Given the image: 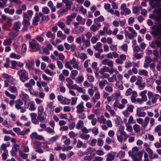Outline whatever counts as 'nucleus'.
Returning <instances> with one entry per match:
<instances>
[{
    "instance_id": "obj_5",
    "label": "nucleus",
    "mask_w": 161,
    "mask_h": 161,
    "mask_svg": "<svg viewBox=\"0 0 161 161\" xmlns=\"http://www.w3.org/2000/svg\"><path fill=\"white\" fill-rule=\"evenodd\" d=\"M19 97L23 101L25 102V103L30 101L28 95L23 92H21L19 95Z\"/></svg>"
},
{
    "instance_id": "obj_60",
    "label": "nucleus",
    "mask_w": 161,
    "mask_h": 161,
    "mask_svg": "<svg viewBox=\"0 0 161 161\" xmlns=\"http://www.w3.org/2000/svg\"><path fill=\"white\" fill-rule=\"evenodd\" d=\"M92 131L95 136L97 135L99 133L98 129L96 127H94L92 129Z\"/></svg>"
},
{
    "instance_id": "obj_47",
    "label": "nucleus",
    "mask_w": 161,
    "mask_h": 161,
    "mask_svg": "<svg viewBox=\"0 0 161 161\" xmlns=\"http://www.w3.org/2000/svg\"><path fill=\"white\" fill-rule=\"evenodd\" d=\"M99 35H96L95 36L92 37L91 39V42L92 43L94 44L98 41Z\"/></svg>"
},
{
    "instance_id": "obj_31",
    "label": "nucleus",
    "mask_w": 161,
    "mask_h": 161,
    "mask_svg": "<svg viewBox=\"0 0 161 161\" xmlns=\"http://www.w3.org/2000/svg\"><path fill=\"white\" fill-rule=\"evenodd\" d=\"M30 105L29 109L31 111H34L36 109V107H35V103L34 102L31 101L29 103Z\"/></svg>"
},
{
    "instance_id": "obj_27",
    "label": "nucleus",
    "mask_w": 161,
    "mask_h": 161,
    "mask_svg": "<svg viewBox=\"0 0 161 161\" xmlns=\"http://www.w3.org/2000/svg\"><path fill=\"white\" fill-rule=\"evenodd\" d=\"M149 120L150 118L148 117H146L144 118V123L142 125V127L144 129H145L147 125Z\"/></svg>"
},
{
    "instance_id": "obj_53",
    "label": "nucleus",
    "mask_w": 161,
    "mask_h": 161,
    "mask_svg": "<svg viewBox=\"0 0 161 161\" xmlns=\"http://www.w3.org/2000/svg\"><path fill=\"white\" fill-rule=\"evenodd\" d=\"M19 156L24 159H26L28 156V155L24 152L21 150L19 151Z\"/></svg>"
},
{
    "instance_id": "obj_51",
    "label": "nucleus",
    "mask_w": 161,
    "mask_h": 161,
    "mask_svg": "<svg viewBox=\"0 0 161 161\" xmlns=\"http://www.w3.org/2000/svg\"><path fill=\"white\" fill-rule=\"evenodd\" d=\"M114 80L117 81V79L116 75H112V76L109 77L108 78V80L109 82H113L114 81Z\"/></svg>"
},
{
    "instance_id": "obj_38",
    "label": "nucleus",
    "mask_w": 161,
    "mask_h": 161,
    "mask_svg": "<svg viewBox=\"0 0 161 161\" xmlns=\"http://www.w3.org/2000/svg\"><path fill=\"white\" fill-rule=\"evenodd\" d=\"M138 74L140 75H143L145 76H147L148 75V72L146 70L139 69L138 70Z\"/></svg>"
},
{
    "instance_id": "obj_59",
    "label": "nucleus",
    "mask_w": 161,
    "mask_h": 161,
    "mask_svg": "<svg viewBox=\"0 0 161 161\" xmlns=\"http://www.w3.org/2000/svg\"><path fill=\"white\" fill-rule=\"evenodd\" d=\"M77 97H72L71 98V105H74L76 104V102L78 100Z\"/></svg>"
},
{
    "instance_id": "obj_4",
    "label": "nucleus",
    "mask_w": 161,
    "mask_h": 161,
    "mask_svg": "<svg viewBox=\"0 0 161 161\" xmlns=\"http://www.w3.org/2000/svg\"><path fill=\"white\" fill-rule=\"evenodd\" d=\"M46 36L47 38L49 39L50 42H51L52 44L54 45V42H53L55 38V34L52 33L50 31H48L46 33Z\"/></svg>"
},
{
    "instance_id": "obj_40",
    "label": "nucleus",
    "mask_w": 161,
    "mask_h": 161,
    "mask_svg": "<svg viewBox=\"0 0 161 161\" xmlns=\"http://www.w3.org/2000/svg\"><path fill=\"white\" fill-rule=\"evenodd\" d=\"M3 125L7 128L10 129L12 128L13 125L10 124H8L7 120H5L2 124Z\"/></svg>"
},
{
    "instance_id": "obj_55",
    "label": "nucleus",
    "mask_w": 161,
    "mask_h": 161,
    "mask_svg": "<svg viewBox=\"0 0 161 161\" xmlns=\"http://www.w3.org/2000/svg\"><path fill=\"white\" fill-rule=\"evenodd\" d=\"M147 86L148 87L151 86L153 83V80L151 78H148L146 80Z\"/></svg>"
},
{
    "instance_id": "obj_24",
    "label": "nucleus",
    "mask_w": 161,
    "mask_h": 161,
    "mask_svg": "<svg viewBox=\"0 0 161 161\" xmlns=\"http://www.w3.org/2000/svg\"><path fill=\"white\" fill-rule=\"evenodd\" d=\"M98 122L100 124H105L106 121V119L103 115H101L100 117H97Z\"/></svg>"
},
{
    "instance_id": "obj_6",
    "label": "nucleus",
    "mask_w": 161,
    "mask_h": 161,
    "mask_svg": "<svg viewBox=\"0 0 161 161\" xmlns=\"http://www.w3.org/2000/svg\"><path fill=\"white\" fill-rule=\"evenodd\" d=\"M42 14L41 13H36L34 19L33 20L32 24L34 25H36L38 24V22L40 20V17H42Z\"/></svg>"
},
{
    "instance_id": "obj_35",
    "label": "nucleus",
    "mask_w": 161,
    "mask_h": 161,
    "mask_svg": "<svg viewBox=\"0 0 161 161\" xmlns=\"http://www.w3.org/2000/svg\"><path fill=\"white\" fill-rule=\"evenodd\" d=\"M78 72L76 70H73L71 71V74L70 75V77L72 79H74L75 77L77 75Z\"/></svg>"
},
{
    "instance_id": "obj_26",
    "label": "nucleus",
    "mask_w": 161,
    "mask_h": 161,
    "mask_svg": "<svg viewBox=\"0 0 161 161\" xmlns=\"http://www.w3.org/2000/svg\"><path fill=\"white\" fill-rule=\"evenodd\" d=\"M9 57L11 58L17 59H20L21 57V56L20 55L16 54L14 53H11L9 55Z\"/></svg>"
},
{
    "instance_id": "obj_10",
    "label": "nucleus",
    "mask_w": 161,
    "mask_h": 161,
    "mask_svg": "<svg viewBox=\"0 0 161 161\" xmlns=\"http://www.w3.org/2000/svg\"><path fill=\"white\" fill-rule=\"evenodd\" d=\"M30 137L32 139H36L39 140H42L43 139L42 136L38 135L36 132L32 133L30 135Z\"/></svg>"
},
{
    "instance_id": "obj_49",
    "label": "nucleus",
    "mask_w": 161,
    "mask_h": 161,
    "mask_svg": "<svg viewBox=\"0 0 161 161\" xmlns=\"http://www.w3.org/2000/svg\"><path fill=\"white\" fill-rule=\"evenodd\" d=\"M38 115H42L44 111V109L43 106H39L37 108Z\"/></svg>"
},
{
    "instance_id": "obj_2",
    "label": "nucleus",
    "mask_w": 161,
    "mask_h": 161,
    "mask_svg": "<svg viewBox=\"0 0 161 161\" xmlns=\"http://www.w3.org/2000/svg\"><path fill=\"white\" fill-rule=\"evenodd\" d=\"M29 48L33 52L37 51L41 49L40 45L35 39H33L31 41L29 42Z\"/></svg>"
},
{
    "instance_id": "obj_13",
    "label": "nucleus",
    "mask_w": 161,
    "mask_h": 161,
    "mask_svg": "<svg viewBox=\"0 0 161 161\" xmlns=\"http://www.w3.org/2000/svg\"><path fill=\"white\" fill-rule=\"evenodd\" d=\"M139 150V148L137 147H133L132 150H130L128 152V153L130 156L133 158L135 154H136Z\"/></svg>"
},
{
    "instance_id": "obj_45",
    "label": "nucleus",
    "mask_w": 161,
    "mask_h": 161,
    "mask_svg": "<svg viewBox=\"0 0 161 161\" xmlns=\"http://www.w3.org/2000/svg\"><path fill=\"white\" fill-rule=\"evenodd\" d=\"M127 8L126 4L124 3L121 5L120 6V9L121 10V14L122 15L124 14V12Z\"/></svg>"
},
{
    "instance_id": "obj_11",
    "label": "nucleus",
    "mask_w": 161,
    "mask_h": 161,
    "mask_svg": "<svg viewBox=\"0 0 161 161\" xmlns=\"http://www.w3.org/2000/svg\"><path fill=\"white\" fill-rule=\"evenodd\" d=\"M143 146L145 148V151L149 154V155H153V151L150 148V146L146 142L144 143Z\"/></svg>"
},
{
    "instance_id": "obj_15",
    "label": "nucleus",
    "mask_w": 161,
    "mask_h": 161,
    "mask_svg": "<svg viewBox=\"0 0 161 161\" xmlns=\"http://www.w3.org/2000/svg\"><path fill=\"white\" fill-rule=\"evenodd\" d=\"M21 26L20 22L18 21L14 22L13 25V29L16 31H19Z\"/></svg>"
},
{
    "instance_id": "obj_29",
    "label": "nucleus",
    "mask_w": 161,
    "mask_h": 161,
    "mask_svg": "<svg viewBox=\"0 0 161 161\" xmlns=\"http://www.w3.org/2000/svg\"><path fill=\"white\" fill-rule=\"evenodd\" d=\"M133 129L135 133H139L140 131V126L137 124H135L133 125Z\"/></svg>"
},
{
    "instance_id": "obj_9",
    "label": "nucleus",
    "mask_w": 161,
    "mask_h": 161,
    "mask_svg": "<svg viewBox=\"0 0 161 161\" xmlns=\"http://www.w3.org/2000/svg\"><path fill=\"white\" fill-rule=\"evenodd\" d=\"M116 152L111 151L107 155V158L106 161H112L113 160L116 155Z\"/></svg>"
},
{
    "instance_id": "obj_62",
    "label": "nucleus",
    "mask_w": 161,
    "mask_h": 161,
    "mask_svg": "<svg viewBox=\"0 0 161 161\" xmlns=\"http://www.w3.org/2000/svg\"><path fill=\"white\" fill-rule=\"evenodd\" d=\"M68 135L70 138H74L76 136L77 134H75L73 131H71L69 133Z\"/></svg>"
},
{
    "instance_id": "obj_21",
    "label": "nucleus",
    "mask_w": 161,
    "mask_h": 161,
    "mask_svg": "<svg viewBox=\"0 0 161 161\" xmlns=\"http://www.w3.org/2000/svg\"><path fill=\"white\" fill-rule=\"evenodd\" d=\"M66 81L67 82V83L66 84L67 87L69 89V88H72V85L73 84V81L69 77L66 78Z\"/></svg>"
},
{
    "instance_id": "obj_37",
    "label": "nucleus",
    "mask_w": 161,
    "mask_h": 161,
    "mask_svg": "<svg viewBox=\"0 0 161 161\" xmlns=\"http://www.w3.org/2000/svg\"><path fill=\"white\" fill-rule=\"evenodd\" d=\"M92 112L97 116H99L101 114V110L99 108H93L92 110Z\"/></svg>"
},
{
    "instance_id": "obj_23",
    "label": "nucleus",
    "mask_w": 161,
    "mask_h": 161,
    "mask_svg": "<svg viewBox=\"0 0 161 161\" xmlns=\"http://www.w3.org/2000/svg\"><path fill=\"white\" fill-rule=\"evenodd\" d=\"M118 141L120 143H122L123 140V135L121 133L117 132L116 134Z\"/></svg>"
},
{
    "instance_id": "obj_28",
    "label": "nucleus",
    "mask_w": 161,
    "mask_h": 161,
    "mask_svg": "<svg viewBox=\"0 0 161 161\" xmlns=\"http://www.w3.org/2000/svg\"><path fill=\"white\" fill-rule=\"evenodd\" d=\"M125 129V127L123 126H120L119 127V128L117 132H118L119 133H121V134H123V136H125L127 135L126 133V132H125L124 130Z\"/></svg>"
},
{
    "instance_id": "obj_61",
    "label": "nucleus",
    "mask_w": 161,
    "mask_h": 161,
    "mask_svg": "<svg viewBox=\"0 0 161 161\" xmlns=\"http://www.w3.org/2000/svg\"><path fill=\"white\" fill-rule=\"evenodd\" d=\"M104 20V17L100 15L99 17L96 19H94V21L97 22H102Z\"/></svg>"
},
{
    "instance_id": "obj_17",
    "label": "nucleus",
    "mask_w": 161,
    "mask_h": 161,
    "mask_svg": "<svg viewBox=\"0 0 161 161\" xmlns=\"http://www.w3.org/2000/svg\"><path fill=\"white\" fill-rule=\"evenodd\" d=\"M147 92V91L146 90H144L140 92L139 96L141 97V98L144 101H146L147 100V97L146 95Z\"/></svg>"
},
{
    "instance_id": "obj_33",
    "label": "nucleus",
    "mask_w": 161,
    "mask_h": 161,
    "mask_svg": "<svg viewBox=\"0 0 161 161\" xmlns=\"http://www.w3.org/2000/svg\"><path fill=\"white\" fill-rule=\"evenodd\" d=\"M33 143V147L35 149L39 148L41 146V143L38 141H35Z\"/></svg>"
},
{
    "instance_id": "obj_58",
    "label": "nucleus",
    "mask_w": 161,
    "mask_h": 161,
    "mask_svg": "<svg viewBox=\"0 0 161 161\" xmlns=\"http://www.w3.org/2000/svg\"><path fill=\"white\" fill-rule=\"evenodd\" d=\"M68 10L65 9L64 8H61L60 9L58 12V14L59 15L58 16V17H60L62 15V14L64 12H66Z\"/></svg>"
},
{
    "instance_id": "obj_1",
    "label": "nucleus",
    "mask_w": 161,
    "mask_h": 161,
    "mask_svg": "<svg viewBox=\"0 0 161 161\" xmlns=\"http://www.w3.org/2000/svg\"><path fill=\"white\" fill-rule=\"evenodd\" d=\"M17 74L19 77V80L23 82H24L29 78L28 73L24 69L18 70Z\"/></svg>"
},
{
    "instance_id": "obj_43",
    "label": "nucleus",
    "mask_w": 161,
    "mask_h": 161,
    "mask_svg": "<svg viewBox=\"0 0 161 161\" xmlns=\"http://www.w3.org/2000/svg\"><path fill=\"white\" fill-rule=\"evenodd\" d=\"M125 126L126 128V130L128 132H133L132 126L131 125L125 124Z\"/></svg>"
},
{
    "instance_id": "obj_44",
    "label": "nucleus",
    "mask_w": 161,
    "mask_h": 161,
    "mask_svg": "<svg viewBox=\"0 0 161 161\" xmlns=\"http://www.w3.org/2000/svg\"><path fill=\"white\" fill-rule=\"evenodd\" d=\"M11 39L10 38H7L5 39L3 42V44L4 46H8L10 45L12 43Z\"/></svg>"
},
{
    "instance_id": "obj_34",
    "label": "nucleus",
    "mask_w": 161,
    "mask_h": 161,
    "mask_svg": "<svg viewBox=\"0 0 161 161\" xmlns=\"http://www.w3.org/2000/svg\"><path fill=\"white\" fill-rule=\"evenodd\" d=\"M83 43L82 45L83 48H86L90 46V40L87 39L86 40L83 42Z\"/></svg>"
},
{
    "instance_id": "obj_39",
    "label": "nucleus",
    "mask_w": 161,
    "mask_h": 161,
    "mask_svg": "<svg viewBox=\"0 0 161 161\" xmlns=\"http://www.w3.org/2000/svg\"><path fill=\"white\" fill-rule=\"evenodd\" d=\"M5 93L6 96L9 97L11 99H14L16 98V96L15 95L10 94L7 91H5Z\"/></svg>"
},
{
    "instance_id": "obj_32",
    "label": "nucleus",
    "mask_w": 161,
    "mask_h": 161,
    "mask_svg": "<svg viewBox=\"0 0 161 161\" xmlns=\"http://www.w3.org/2000/svg\"><path fill=\"white\" fill-rule=\"evenodd\" d=\"M8 90L12 93L17 94L18 93V90L16 87L14 86H10L8 87Z\"/></svg>"
},
{
    "instance_id": "obj_57",
    "label": "nucleus",
    "mask_w": 161,
    "mask_h": 161,
    "mask_svg": "<svg viewBox=\"0 0 161 161\" xmlns=\"http://www.w3.org/2000/svg\"><path fill=\"white\" fill-rule=\"evenodd\" d=\"M29 91L31 94L36 97L38 96V92L37 91H35L32 88L29 89Z\"/></svg>"
},
{
    "instance_id": "obj_63",
    "label": "nucleus",
    "mask_w": 161,
    "mask_h": 161,
    "mask_svg": "<svg viewBox=\"0 0 161 161\" xmlns=\"http://www.w3.org/2000/svg\"><path fill=\"white\" fill-rule=\"evenodd\" d=\"M159 97V95L157 94H154V97L151 100L152 103H156L157 99Z\"/></svg>"
},
{
    "instance_id": "obj_8",
    "label": "nucleus",
    "mask_w": 161,
    "mask_h": 161,
    "mask_svg": "<svg viewBox=\"0 0 161 161\" xmlns=\"http://www.w3.org/2000/svg\"><path fill=\"white\" fill-rule=\"evenodd\" d=\"M76 16L75 13H73L70 15H68L66 18V24L69 25L70 24L71 22L72 21L73 19L75 18Z\"/></svg>"
},
{
    "instance_id": "obj_64",
    "label": "nucleus",
    "mask_w": 161,
    "mask_h": 161,
    "mask_svg": "<svg viewBox=\"0 0 161 161\" xmlns=\"http://www.w3.org/2000/svg\"><path fill=\"white\" fill-rule=\"evenodd\" d=\"M73 146H69L67 147H66L65 145L63 146V147L62 150L63 151H68L69 150H70L73 148Z\"/></svg>"
},
{
    "instance_id": "obj_20",
    "label": "nucleus",
    "mask_w": 161,
    "mask_h": 161,
    "mask_svg": "<svg viewBox=\"0 0 161 161\" xmlns=\"http://www.w3.org/2000/svg\"><path fill=\"white\" fill-rule=\"evenodd\" d=\"M10 145L9 142H7L6 143H3L0 146V149L1 150H3L4 152L8 151L7 150V147H9Z\"/></svg>"
},
{
    "instance_id": "obj_3",
    "label": "nucleus",
    "mask_w": 161,
    "mask_h": 161,
    "mask_svg": "<svg viewBox=\"0 0 161 161\" xmlns=\"http://www.w3.org/2000/svg\"><path fill=\"white\" fill-rule=\"evenodd\" d=\"M127 28L128 31L130 33H129L127 31H124L125 35V36H127L129 39L131 40L133 39L136 36L137 33L133 27H128Z\"/></svg>"
},
{
    "instance_id": "obj_19",
    "label": "nucleus",
    "mask_w": 161,
    "mask_h": 161,
    "mask_svg": "<svg viewBox=\"0 0 161 161\" xmlns=\"http://www.w3.org/2000/svg\"><path fill=\"white\" fill-rule=\"evenodd\" d=\"M15 108L18 110L21 108V106L23 105V102L20 99H17L15 101Z\"/></svg>"
},
{
    "instance_id": "obj_42",
    "label": "nucleus",
    "mask_w": 161,
    "mask_h": 161,
    "mask_svg": "<svg viewBox=\"0 0 161 161\" xmlns=\"http://www.w3.org/2000/svg\"><path fill=\"white\" fill-rule=\"evenodd\" d=\"M59 136H55L50 138L49 140V141L51 143L54 142L56 141L59 139Z\"/></svg>"
},
{
    "instance_id": "obj_18",
    "label": "nucleus",
    "mask_w": 161,
    "mask_h": 161,
    "mask_svg": "<svg viewBox=\"0 0 161 161\" xmlns=\"http://www.w3.org/2000/svg\"><path fill=\"white\" fill-rule=\"evenodd\" d=\"M110 68L108 67L104 66L101 68L99 71L100 74H102L105 72H109L110 73Z\"/></svg>"
},
{
    "instance_id": "obj_12",
    "label": "nucleus",
    "mask_w": 161,
    "mask_h": 161,
    "mask_svg": "<svg viewBox=\"0 0 161 161\" xmlns=\"http://www.w3.org/2000/svg\"><path fill=\"white\" fill-rule=\"evenodd\" d=\"M142 108H139L136 109V115L138 117H144L146 114L145 112L142 111Z\"/></svg>"
},
{
    "instance_id": "obj_46",
    "label": "nucleus",
    "mask_w": 161,
    "mask_h": 161,
    "mask_svg": "<svg viewBox=\"0 0 161 161\" xmlns=\"http://www.w3.org/2000/svg\"><path fill=\"white\" fill-rule=\"evenodd\" d=\"M42 77L43 80L47 81H52V78L47 76L44 74H42Z\"/></svg>"
},
{
    "instance_id": "obj_7",
    "label": "nucleus",
    "mask_w": 161,
    "mask_h": 161,
    "mask_svg": "<svg viewBox=\"0 0 161 161\" xmlns=\"http://www.w3.org/2000/svg\"><path fill=\"white\" fill-rule=\"evenodd\" d=\"M76 108L77 113L81 114L84 111V108L83 103L82 102H81L76 106Z\"/></svg>"
},
{
    "instance_id": "obj_14",
    "label": "nucleus",
    "mask_w": 161,
    "mask_h": 161,
    "mask_svg": "<svg viewBox=\"0 0 161 161\" xmlns=\"http://www.w3.org/2000/svg\"><path fill=\"white\" fill-rule=\"evenodd\" d=\"M102 46V44L100 42H98L95 45L93 46V47L96 51L100 53H102L103 52V50L101 48Z\"/></svg>"
},
{
    "instance_id": "obj_48",
    "label": "nucleus",
    "mask_w": 161,
    "mask_h": 161,
    "mask_svg": "<svg viewBox=\"0 0 161 161\" xmlns=\"http://www.w3.org/2000/svg\"><path fill=\"white\" fill-rule=\"evenodd\" d=\"M35 39L40 42H43L44 40V39L42 35H39L35 36Z\"/></svg>"
},
{
    "instance_id": "obj_16",
    "label": "nucleus",
    "mask_w": 161,
    "mask_h": 161,
    "mask_svg": "<svg viewBox=\"0 0 161 161\" xmlns=\"http://www.w3.org/2000/svg\"><path fill=\"white\" fill-rule=\"evenodd\" d=\"M70 64L71 65H72V67L74 68L78 69L79 63L75 58H73L72 59L70 60Z\"/></svg>"
},
{
    "instance_id": "obj_50",
    "label": "nucleus",
    "mask_w": 161,
    "mask_h": 161,
    "mask_svg": "<svg viewBox=\"0 0 161 161\" xmlns=\"http://www.w3.org/2000/svg\"><path fill=\"white\" fill-rule=\"evenodd\" d=\"M70 101L69 99L64 97L63 100L61 102V103L63 105H68L69 104Z\"/></svg>"
},
{
    "instance_id": "obj_25",
    "label": "nucleus",
    "mask_w": 161,
    "mask_h": 161,
    "mask_svg": "<svg viewBox=\"0 0 161 161\" xmlns=\"http://www.w3.org/2000/svg\"><path fill=\"white\" fill-rule=\"evenodd\" d=\"M84 126V123L83 121L79 120L75 125L76 129L77 130H79L82 128Z\"/></svg>"
},
{
    "instance_id": "obj_30",
    "label": "nucleus",
    "mask_w": 161,
    "mask_h": 161,
    "mask_svg": "<svg viewBox=\"0 0 161 161\" xmlns=\"http://www.w3.org/2000/svg\"><path fill=\"white\" fill-rule=\"evenodd\" d=\"M115 100H118L120 96V93L119 91H117L114 94H112Z\"/></svg>"
},
{
    "instance_id": "obj_41",
    "label": "nucleus",
    "mask_w": 161,
    "mask_h": 161,
    "mask_svg": "<svg viewBox=\"0 0 161 161\" xmlns=\"http://www.w3.org/2000/svg\"><path fill=\"white\" fill-rule=\"evenodd\" d=\"M107 83L106 80H104L99 82V85L100 89H103L105 85V84Z\"/></svg>"
},
{
    "instance_id": "obj_36",
    "label": "nucleus",
    "mask_w": 161,
    "mask_h": 161,
    "mask_svg": "<svg viewBox=\"0 0 161 161\" xmlns=\"http://www.w3.org/2000/svg\"><path fill=\"white\" fill-rule=\"evenodd\" d=\"M77 21L80 22L81 24L83 25L85 23V20L83 19L80 15H78L76 18Z\"/></svg>"
},
{
    "instance_id": "obj_52",
    "label": "nucleus",
    "mask_w": 161,
    "mask_h": 161,
    "mask_svg": "<svg viewBox=\"0 0 161 161\" xmlns=\"http://www.w3.org/2000/svg\"><path fill=\"white\" fill-rule=\"evenodd\" d=\"M90 137V136L89 134H81L80 136V137L84 140H87Z\"/></svg>"
},
{
    "instance_id": "obj_22",
    "label": "nucleus",
    "mask_w": 161,
    "mask_h": 161,
    "mask_svg": "<svg viewBox=\"0 0 161 161\" xmlns=\"http://www.w3.org/2000/svg\"><path fill=\"white\" fill-rule=\"evenodd\" d=\"M55 25L58 26L62 30L64 29L66 27L65 23L62 22L61 20H59L58 22L55 24Z\"/></svg>"
},
{
    "instance_id": "obj_54",
    "label": "nucleus",
    "mask_w": 161,
    "mask_h": 161,
    "mask_svg": "<svg viewBox=\"0 0 161 161\" xmlns=\"http://www.w3.org/2000/svg\"><path fill=\"white\" fill-rule=\"evenodd\" d=\"M42 11L44 14H48L50 12V10L48 7H44L42 8Z\"/></svg>"
},
{
    "instance_id": "obj_56",
    "label": "nucleus",
    "mask_w": 161,
    "mask_h": 161,
    "mask_svg": "<svg viewBox=\"0 0 161 161\" xmlns=\"http://www.w3.org/2000/svg\"><path fill=\"white\" fill-rule=\"evenodd\" d=\"M135 123L134 122V119L132 115L129 116L127 122H126L125 124H128L130 125L131 124H133Z\"/></svg>"
}]
</instances>
